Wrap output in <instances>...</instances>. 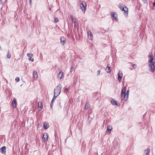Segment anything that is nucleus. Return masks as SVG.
<instances>
[{"mask_svg":"<svg viewBox=\"0 0 155 155\" xmlns=\"http://www.w3.org/2000/svg\"><path fill=\"white\" fill-rule=\"evenodd\" d=\"M38 107H39L40 108V110H41L42 108V103H41V102H40V105H39V104L38 105Z\"/></svg>","mask_w":155,"mask_h":155,"instance_id":"nucleus-26","label":"nucleus"},{"mask_svg":"<svg viewBox=\"0 0 155 155\" xmlns=\"http://www.w3.org/2000/svg\"><path fill=\"white\" fill-rule=\"evenodd\" d=\"M15 80L17 82L19 81V78L18 77H17L15 78Z\"/></svg>","mask_w":155,"mask_h":155,"instance_id":"nucleus-30","label":"nucleus"},{"mask_svg":"<svg viewBox=\"0 0 155 155\" xmlns=\"http://www.w3.org/2000/svg\"><path fill=\"white\" fill-rule=\"evenodd\" d=\"M33 77L35 78H37L38 77L37 72L35 70L33 71Z\"/></svg>","mask_w":155,"mask_h":155,"instance_id":"nucleus-17","label":"nucleus"},{"mask_svg":"<svg viewBox=\"0 0 155 155\" xmlns=\"http://www.w3.org/2000/svg\"><path fill=\"white\" fill-rule=\"evenodd\" d=\"M118 7L122 11H124V14L125 15H127L128 14V8L125 5L122 4H119Z\"/></svg>","mask_w":155,"mask_h":155,"instance_id":"nucleus-1","label":"nucleus"},{"mask_svg":"<svg viewBox=\"0 0 155 155\" xmlns=\"http://www.w3.org/2000/svg\"><path fill=\"white\" fill-rule=\"evenodd\" d=\"M13 105H15V106H16V99H14L12 103Z\"/></svg>","mask_w":155,"mask_h":155,"instance_id":"nucleus-22","label":"nucleus"},{"mask_svg":"<svg viewBox=\"0 0 155 155\" xmlns=\"http://www.w3.org/2000/svg\"><path fill=\"white\" fill-rule=\"evenodd\" d=\"M68 90L67 88H65L64 89V91L66 92L67 91H68Z\"/></svg>","mask_w":155,"mask_h":155,"instance_id":"nucleus-32","label":"nucleus"},{"mask_svg":"<svg viewBox=\"0 0 155 155\" xmlns=\"http://www.w3.org/2000/svg\"><path fill=\"white\" fill-rule=\"evenodd\" d=\"M80 6L81 9L82 10V12H84L86 9V5L85 2H82L80 5Z\"/></svg>","mask_w":155,"mask_h":155,"instance_id":"nucleus-4","label":"nucleus"},{"mask_svg":"<svg viewBox=\"0 0 155 155\" xmlns=\"http://www.w3.org/2000/svg\"><path fill=\"white\" fill-rule=\"evenodd\" d=\"M58 101V103L59 104V106H60L61 105V100L59 99L58 100H57Z\"/></svg>","mask_w":155,"mask_h":155,"instance_id":"nucleus-29","label":"nucleus"},{"mask_svg":"<svg viewBox=\"0 0 155 155\" xmlns=\"http://www.w3.org/2000/svg\"><path fill=\"white\" fill-rule=\"evenodd\" d=\"M58 96V95H56L55 94H54V95L52 98L54 100L56 97Z\"/></svg>","mask_w":155,"mask_h":155,"instance_id":"nucleus-27","label":"nucleus"},{"mask_svg":"<svg viewBox=\"0 0 155 155\" xmlns=\"http://www.w3.org/2000/svg\"><path fill=\"white\" fill-rule=\"evenodd\" d=\"M58 20L57 18L55 17L54 19V22L55 23H57L58 21Z\"/></svg>","mask_w":155,"mask_h":155,"instance_id":"nucleus-28","label":"nucleus"},{"mask_svg":"<svg viewBox=\"0 0 155 155\" xmlns=\"http://www.w3.org/2000/svg\"><path fill=\"white\" fill-rule=\"evenodd\" d=\"M66 39L63 37L61 38H60V42L62 45H64Z\"/></svg>","mask_w":155,"mask_h":155,"instance_id":"nucleus-11","label":"nucleus"},{"mask_svg":"<svg viewBox=\"0 0 155 155\" xmlns=\"http://www.w3.org/2000/svg\"><path fill=\"white\" fill-rule=\"evenodd\" d=\"M44 128L46 129L48 128L49 127V125L48 123L46 122L44 123Z\"/></svg>","mask_w":155,"mask_h":155,"instance_id":"nucleus-16","label":"nucleus"},{"mask_svg":"<svg viewBox=\"0 0 155 155\" xmlns=\"http://www.w3.org/2000/svg\"><path fill=\"white\" fill-rule=\"evenodd\" d=\"M61 85L59 84L54 89V94H55L56 95H58L61 93Z\"/></svg>","mask_w":155,"mask_h":155,"instance_id":"nucleus-2","label":"nucleus"},{"mask_svg":"<svg viewBox=\"0 0 155 155\" xmlns=\"http://www.w3.org/2000/svg\"><path fill=\"white\" fill-rule=\"evenodd\" d=\"M111 103L113 104V105H117V103L116 102V101H114V100H113V99L111 100Z\"/></svg>","mask_w":155,"mask_h":155,"instance_id":"nucleus-20","label":"nucleus"},{"mask_svg":"<svg viewBox=\"0 0 155 155\" xmlns=\"http://www.w3.org/2000/svg\"><path fill=\"white\" fill-rule=\"evenodd\" d=\"M77 101H79V98H78L77 99Z\"/></svg>","mask_w":155,"mask_h":155,"instance_id":"nucleus-37","label":"nucleus"},{"mask_svg":"<svg viewBox=\"0 0 155 155\" xmlns=\"http://www.w3.org/2000/svg\"><path fill=\"white\" fill-rule=\"evenodd\" d=\"M105 70L107 73H109L110 72L111 70H110V67L107 66Z\"/></svg>","mask_w":155,"mask_h":155,"instance_id":"nucleus-19","label":"nucleus"},{"mask_svg":"<svg viewBox=\"0 0 155 155\" xmlns=\"http://www.w3.org/2000/svg\"><path fill=\"white\" fill-rule=\"evenodd\" d=\"M112 14H112V17H113L114 18H115V19L117 20V17L114 14V13L113 12L111 13Z\"/></svg>","mask_w":155,"mask_h":155,"instance_id":"nucleus-23","label":"nucleus"},{"mask_svg":"<svg viewBox=\"0 0 155 155\" xmlns=\"http://www.w3.org/2000/svg\"><path fill=\"white\" fill-rule=\"evenodd\" d=\"M72 67H71V69H72Z\"/></svg>","mask_w":155,"mask_h":155,"instance_id":"nucleus-42","label":"nucleus"},{"mask_svg":"<svg viewBox=\"0 0 155 155\" xmlns=\"http://www.w3.org/2000/svg\"><path fill=\"white\" fill-rule=\"evenodd\" d=\"M6 147L5 146H4L1 147L0 149V151H2V153H6Z\"/></svg>","mask_w":155,"mask_h":155,"instance_id":"nucleus-14","label":"nucleus"},{"mask_svg":"<svg viewBox=\"0 0 155 155\" xmlns=\"http://www.w3.org/2000/svg\"><path fill=\"white\" fill-rule=\"evenodd\" d=\"M48 134L47 133H45L43 136L42 140L44 142H46L48 139Z\"/></svg>","mask_w":155,"mask_h":155,"instance_id":"nucleus-6","label":"nucleus"},{"mask_svg":"<svg viewBox=\"0 0 155 155\" xmlns=\"http://www.w3.org/2000/svg\"><path fill=\"white\" fill-rule=\"evenodd\" d=\"M88 38L89 39L91 40H92V39L93 36L92 35L91 31H88Z\"/></svg>","mask_w":155,"mask_h":155,"instance_id":"nucleus-12","label":"nucleus"},{"mask_svg":"<svg viewBox=\"0 0 155 155\" xmlns=\"http://www.w3.org/2000/svg\"><path fill=\"white\" fill-rule=\"evenodd\" d=\"M100 71L99 70L97 71V74H98V75L100 73Z\"/></svg>","mask_w":155,"mask_h":155,"instance_id":"nucleus-33","label":"nucleus"},{"mask_svg":"<svg viewBox=\"0 0 155 155\" xmlns=\"http://www.w3.org/2000/svg\"><path fill=\"white\" fill-rule=\"evenodd\" d=\"M31 1L32 0H29V3L31 4Z\"/></svg>","mask_w":155,"mask_h":155,"instance_id":"nucleus-38","label":"nucleus"},{"mask_svg":"<svg viewBox=\"0 0 155 155\" xmlns=\"http://www.w3.org/2000/svg\"><path fill=\"white\" fill-rule=\"evenodd\" d=\"M52 104H51H51H50V107H51V108H52Z\"/></svg>","mask_w":155,"mask_h":155,"instance_id":"nucleus-36","label":"nucleus"},{"mask_svg":"<svg viewBox=\"0 0 155 155\" xmlns=\"http://www.w3.org/2000/svg\"><path fill=\"white\" fill-rule=\"evenodd\" d=\"M48 8L50 11L51 10V9L50 7H49Z\"/></svg>","mask_w":155,"mask_h":155,"instance_id":"nucleus-40","label":"nucleus"},{"mask_svg":"<svg viewBox=\"0 0 155 155\" xmlns=\"http://www.w3.org/2000/svg\"><path fill=\"white\" fill-rule=\"evenodd\" d=\"M112 129V126L110 125H109L107 126V131L110 134V133L111 130Z\"/></svg>","mask_w":155,"mask_h":155,"instance_id":"nucleus-13","label":"nucleus"},{"mask_svg":"<svg viewBox=\"0 0 155 155\" xmlns=\"http://www.w3.org/2000/svg\"><path fill=\"white\" fill-rule=\"evenodd\" d=\"M150 151V150L149 149H147L144 151V153L145 155L143 154V155H148Z\"/></svg>","mask_w":155,"mask_h":155,"instance_id":"nucleus-15","label":"nucleus"},{"mask_svg":"<svg viewBox=\"0 0 155 155\" xmlns=\"http://www.w3.org/2000/svg\"><path fill=\"white\" fill-rule=\"evenodd\" d=\"M2 0H0V3H2Z\"/></svg>","mask_w":155,"mask_h":155,"instance_id":"nucleus-39","label":"nucleus"},{"mask_svg":"<svg viewBox=\"0 0 155 155\" xmlns=\"http://www.w3.org/2000/svg\"><path fill=\"white\" fill-rule=\"evenodd\" d=\"M27 55L29 57L28 60L29 61H31L32 62L34 61L33 58H31V56H33V54L28 53L27 54Z\"/></svg>","mask_w":155,"mask_h":155,"instance_id":"nucleus-10","label":"nucleus"},{"mask_svg":"<svg viewBox=\"0 0 155 155\" xmlns=\"http://www.w3.org/2000/svg\"><path fill=\"white\" fill-rule=\"evenodd\" d=\"M129 92V90H127V91L126 93V99H127V98L128 97Z\"/></svg>","mask_w":155,"mask_h":155,"instance_id":"nucleus-24","label":"nucleus"},{"mask_svg":"<svg viewBox=\"0 0 155 155\" xmlns=\"http://www.w3.org/2000/svg\"><path fill=\"white\" fill-rule=\"evenodd\" d=\"M123 76L122 72L121 71H120L119 72L118 76V80L119 81H120Z\"/></svg>","mask_w":155,"mask_h":155,"instance_id":"nucleus-9","label":"nucleus"},{"mask_svg":"<svg viewBox=\"0 0 155 155\" xmlns=\"http://www.w3.org/2000/svg\"><path fill=\"white\" fill-rule=\"evenodd\" d=\"M71 16V20H72V21L73 22H74V23L75 24V23H77V22H76V19L75 18H73L72 17V16L71 15H70Z\"/></svg>","mask_w":155,"mask_h":155,"instance_id":"nucleus-21","label":"nucleus"},{"mask_svg":"<svg viewBox=\"0 0 155 155\" xmlns=\"http://www.w3.org/2000/svg\"><path fill=\"white\" fill-rule=\"evenodd\" d=\"M148 66L150 68V71L152 72H154L155 71L154 63L152 64H149Z\"/></svg>","mask_w":155,"mask_h":155,"instance_id":"nucleus-5","label":"nucleus"},{"mask_svg":"<svg viewBox=\"0 0 155 155\" xmlns=\"http://www.w3.org/2000/svg\"><path fill=\"white\" fill-rule=\"evenodd\" d=\"M11 55L8 51L7 54V58H10L11 57Z\"/></svg>","mask_w":155,"mask_h":155,"instance_id":"nucleus-25","label":"nucleus"},{"mask_svg":"<svg viewBox=\"0 0 155 155\" xmlns=\"http://www.w3.org/2000/svg\"><path fill=\"white\" fill-rule=\"evenodd\" d=\"M89 107H90L89 104L88 102L86 103L85 104V107H84L85 109L86 110V109H87Z\"/></svg>","mask_w":155,"mask_h":155,"instance_id":"nucleus-18","label":"nucleus"},{"mask_svg":"<svg viewBox=\"0 0 155 155\" xmlns=\"http://www.w3.org/2000/svg\"><path fill=\"white\" fill-rule=\"evenodd\" d=\"M64 76V73L63 72L61 71L58 74V79L60 80H61L62 78Z\"/></svg>","mask_w":155,"mask_h":155,"instance_id":"nucleus-8","label":"nucleus"},{"mask_svg":"<svg viewBox=\"0 0 155 155\" xmlns=\"http://www.w3.org/2000/svg\"><path fill=\"white\" fill-rule=\"evenodd\" d=\"M126 87H124L122 89L121 97L122 100H125V101L127 100V99H126Z\"/></svg>","mask_w":155,"mask_h":155,"instance_id":"nucleus-3","label":"nucleus"},{"mask_svg":"<svg viewBox=\"0 0 155 155\" xmlns=\"http://www.w3.org/2000/svg\"><path fill=\"white\" fill-rule=\"evenodd\" d=\"M144 2V3H145L147 2V0H142Z\"/></svg>","mask_w":155,"mask_h":155,"instance_id":"nucleus-34","label":"nucleus"},{"mask_svg":"<svg viewBox=\"0 0 155 155\" xmlns=\"http://www.w3.org/2000/svg\"><path fill=\"white\" fill-rule=\"evenodd\" d=\"M133 67L134 68H137V65L136 64H134L133 65Z\"/></svg>","mask_w":155,"mask_h":155,"instance_id":"nucleus-31","label":"nucleus"},{"mask_svg":"<svg viewBox=\"0 0 155 155\" xmlns=\"http://www.w3.org/2000/svg\"><path fill=\"white\" fill-rule=\"evenodd\" d=\"M54 100L53 99H52V101H51V104H52L53 103L54 101Z\"/></svg>","mask_w":155,"mask_h":155,"instance_id":"nucleus-35","label":"nucleus"},{"mask_svg":"<svg viewBox=\"0 0 155 155\" xmlns=\"http://www.w3.org/2000/svg\"><path fill=\"white\" fill-rule=\"evenodd\" d=\"M149 55L150 56V59L148 61V62L149 63V64H152L154 62H153V58L152 55V53L150 52L149 54Z\"/></svg>","mask_w":155,"mask_h":155,"instance_id":"nucleus-7","label":"nucleus"},{"mask_svg":"<svg viewBox=\"0 0 155 155\" xmlns=\"http://www.w3.org/2000/svg\"><path fill=\"white\" fill-rule=\"evenodd\" d=\"M153 5L155 6V2H154L153 3Z\"/></svg>","mask_w":155,"mask_h":155,"instance_id":"nucleus-41","label":"nucleus"}]
</instances>
